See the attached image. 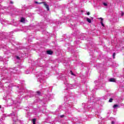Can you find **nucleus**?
I'll use <instances>...</instances> for the list:
<instances>
[{
    "instance_id": "nucleus-1",
    "label": "nucleus",
    "mask_w": 124,
    "mask_h": 124,
    "mask_svg": "<svg viewBox=\"0 0 124 124\" xmlns=\"http://www.w3.org/2000/svg\"><path fill=\"white\" fill-rule=\"evenodd\" d=\"M95 84L94 88L97 90V88H102L105 86V80H104V75L103 74L100 75V78H98V80H95L94 81Z\"/></svg>"
},
{
    "instance_id": "nucleus-40",
    "label": "nucleus",
    "mask_w": 124,
    "mask_h": 124,
    "mask_svg": "<svg viewBox=\"0 0 124 124\" xmlns=\"http://www.w3.org/2000/svg\"><path fill=\"white\" fill-rule=\"evenodd\" d=\"M80 39H81V40H83L84 38H80Z\"/></svg>"
},
{
    "instance_id": "nucleus-22",
    "label": "nucleus",
    "mask_w": 124,
    "mask_h": 124,
    "mask_svg": "<svg viewBox=\"0 0 124 124\" xmlns=\"http://www.w3.org/2000/svg\"><path fill=\"white\" fill-rule=\"evenodd\" d=\"M32 122L33 124H35V122H36V119L34 118L32 119Z\"/></svg>"
},
{
    "instance_id": "nucleus-41",
    "label": "nucleus",
    "mask_w": 124,
    "mask_h": 124,
    "mask_svg": "<svg viewBox=\"0 0 124 124\" xmlns=\"http://www.w3.org/2000/svg\"><path fill=\"white\" fill-rule=\"evenodd\" d=\"M44 65L40 66L41 67H43Z\"/></svg>"
},
{
    "instance_id": "nucleus-21",
    "label": "nucleus",
    "mask_w": 124,
    "mask_h": 124,
    "mask_svg": "<svg viewBox=\"0 0 124 124\" xmlns=\"http://www.w3.org/2000/svg\"><path fill=\"white\" fill-rule=\"evenodd\" d=\"M16 124H21V121L18 119H16Z\"/></svg>"
},
{
    "instance_id": "nucleus-44",
    "label": "nucleus",
    "mask_w": 124,
    "mask_h": 124,
    "mask_svg": "<svg viewBox=\"0 0 124 124\" xmlns=\"http://www.w3.org/2000/svg\"><path fill=\"white\" fill-rule=\"evenodd\" d=\"M91 18H92V20H93V17H91Z\"/></svg>"
},
{
    "instance_id": "nucleus-39",
    "label": "nucleus",
    "mask_w": 124,
    "mask_h": 124,
    "mask_svg": "<svg viewBox=\"0 0 124 124\" xmlns=\"http://www.w3.org/2000/svg\"><path fill=\"white\" fill-rule=\"evenodd\" d=\"M90 12L87 13V15H90Z\"/></svg>"
},
{
    "instance_id": "nucleus-33",
    "label": "nucleus",
    "mask_w": 124,
    "mask_h": 124,
    "mask_svg": "<svg viewBox=\"0 0 124 124\" xmlns=\"http://www.w3.org/2000/svg\"><path fill=\"white\" fill-rule=\"evenodd\" d=\"M115 56H116V53H113L112 56L113 59H115Z\"/></svg>"
},
{
    "instance_id": "nucleus-19",
    "label": "nucleus",
    "mask_w": 124,
    "mask_h": 124,
    "mask_svg": "<svg viewBox=\"0 0 124 124\" xmlns=\"http://www.w3.org/2000/svg\"><path fill=\"white\" fill-rule=\"evenodd\" d=\"M100 19H101V24L102 25V26H103V27H104V24H103V22H102V21H103V19L101 17L100 18Z\"/></svg>"
},
{
    "instance_id": "nucleus-35",
    "label": "nucleus",
    "mask_w": 124,
    "mask_h": 124,
    "mask_svg": "<svg viewBox=\"0 0 124 124\" xmlns=\"http://www.w3.org/2000/svg\"><path fill=\"white\" fill-rule=\"evenodd\" d=\"M56 25H60V21H58V22H56Z\"/></svg>"
},
{
    "instance_id": "nucleus-25",
    "label": "nucleus",
    "mask_w": 124,
    "mask_h": 124,
    "mask_svg": "<svg viewBox=\"0 0 124 124\" xmlns=\"http://www.w3.org/2000/svg\"><path fill=\"white\" fill-rule=\"evenodd\" d=\"M70 74H71V75H73V76H76V75L74 74V73H73V72H72V71H70Z\"/></svg>"
},
{
    "instance_id": "nucleus-7",
    "label": "nucleus",
    "mask_w": 124,
    "mask_h": 124,
    "mask_svg": "<svg viewBox=\"0 0 124 124\" xmlns=\"http://www.w3.org/2000/svg\"><path fill=\"white\" fill-rule=\"evenodd\" d=\"M66 87H67V88H66V90H68V89H70L71 90H72L74 88V85L67 83L66 84Z\"/></svg>"
},
{
    "instance_id": "nucleus-30",
    "label": "nucleus",
    "mask_w": 124,
    "mask_h": 124,
    "mask_svg": "<svg viewBox=\"0 0 124 124\" xmlns=\"http://www.w3.org/2000/svg\"><path fill=\"white\" fill-rule=\"evenodd\" d=\"M103 5H104V6H107V5H108V4H107V3H105V2H104L103 3Z\"/></svg>"
},
{
    "instance_id": "nucleus-3",
    "label": "nucleus",
    "mask_w": 124,
    "mask_h": 124,
    "mask_svg": "<svg viewBox=\"0 0 124 124\" xmlns=\"http://www.w3.org/2000/svg\"><path fill=\"white\" fill-rule=\"evenodd\" d=\"M22 55H23V54L21 53L19 56H16V62L18 63V64H17V67L18 68H21V65H20V63H21V62H22V57H23Z\"/></svg>"
},
{
    "instance_id": "nucleus-45",
    "label": "nucleus",
    "mask_w": 124,
    "mask_h": 124,
    "mask_svg": "<svg viewBox=\"0 0 124 124\" xmlns=\"http://www.w3.org/2000/svg\"><path fill=\"white\" fill-rule=\"evenodd\" d=\"M94 91V90H93L92 91L93 92Z\"/></svg>"
},
{
    "instance_id": "nucleus-10",
    "label": "nucleus",
    "mask_w": 124,
    "mask_h": 124,
    "mask_svg": "<svg viewBox=\"0 0 124 124\" xmlns=\"http://www.w3.org/2000/svg\"><path fill=\"white\" fill-rule=\"evenodd\" d=\"M74 122H75L76 124H80V123H81V121L78 120L77 118H75Z\"/></svg>"
},
{
    "instance_id": "nucleus-2",
    "label": "nucleus",
    "mask_w": 124,
    "mask_h": 124,
    "mask_svg": "<svg viewBox=\"0 0 124 124\" xmlns=\"http://www.w3.org/2000/svg\"><path fill=\"white\" fill-rule=\"evenodd\" d=\"M36 76L38 79V82H40V83H42L43 81H44L45 79V76L44 75V73L41 72H38L36 74Z\"/></svg>"
},
{
    "instance_id": "nucleus-20",
    "label": "nucleus",
    "mask_w": 124,
    "mask_h": 124,
    "mask_svg": "<svg viewBox=\"0 0 124 124\" xmlns=\"http://www.w3.org/2000/svg\"><path fill=\"white\" fill-rule=\"evenodd\" d=\"M42 93H41V92H40V91H37L36 92V95H42Z\"/></svg>"
},
{
    "instance_id": "nucleus-14",
    "label": "nucleus",
    "mask_w": 124,
    "mask_h": 124,
    "mask_svg": "<svg viewBox=\"0 0 124 124\" xmlns=\"http://www.w3.org/2000/svg\"><path fill=\"white\" fill-rule=\"evenodd\" d=\"M20 22H21V23H25V18H24V17H21V19H20Z\"/></svg>"
},
{
    "instance_id": "nucleus-36",
    "label": "nucleus",
    "mask_w": 124,
    "mask_h": 124,
    "mask_svg": "<svg viewBox=\"0 0 124 124\" xmlns=\"http://www.w3.org/2000/svg\"><path fill=\"white\" fill-rule=\"evenodd\" d=\"M64 117V115H62L60 116V118H63Z\"/></svg>"
},
{
    "instance_id": "nucleus-4",
    "label": "nucleus",
    "mask_w": 124,
    "mask_h": 124,
    "mask_svg": "<svg viewBox=\"0 0 124 124\" xmlns=\"http://www.w3.org/2000/svg\"><path fill=\"white\" fill-rule=\"evenodd\" d=\"M58 79H60V80H62L64 81V84L66 85L65 82H67V77L65 76V75H61L58 77Z\"/></svg>"
},
{
    "instance_id": "nucleus-42",
    "label": "nucleus",
    "mask_w": 124,
    "mask_h": 124,
    "mask_svg": "<svg viewBox=\"0 0 124 124\" xmlns=\"http://www.w3.org/2000/svg\"><path fill=\"white\" fill-rule=\"evenodd\" d=\"M1 108V106H0V109Z\"/></svg>"
},
{
    "instance_id": "nucleus-9",
    "label": "nucleus",
    "mask_w": 124,
    "mask_h": 124,
    "mask_svg": "<svg viewBox=\"0 0 124 124\" xmlns=\"http://www.w3.org/2000/svg\"><path fill=\"white\" fill-rule=\"evenodd\" d=\"M44 5L45 6V7L46 8L47 11H49V5L46 3V2H43Z\"/></svg>"
},
{
    "instance_id": "nucleus-11",
    "label": "nucleus",
    "mask_w": 124,
    "mask_h": 124,
    "mask_svg": "<svg viewBox=\"0 0 124 124\" xmlns=\"http://www.w3.org/2000/svg\"><path fill=\"white\" fill-rule=\"evenodd\" d=\"M20 103H21V99H19L18 101H17V103H16V108H18L19 106H20Z\"/></svg>"
},
{
    "instance_id": "nucleus-24",
    "label": "nucleus",
    "mask_w": 124,
    "mask_h": 124,
    "mask_svg": "<svg viewBox=\"0 0 124 124\" xmlns=\"http://www.w3.org/2000/svg\"><path fill=\"white\" fill-rule=\"evenodd\" d=\"M71 51V53L72 54H76V53H77V52H75V50L73 49H72V50Z\"/></svg>"
},
{
    "instance_id": "nucleus-28",
    "label": "nucleus",
    "mask_w": 124,
    "mask_h": 124,
    "mask_svg": "<svg viewBox=\"0 0 124 124\" xmlns=\"http://www.w3.org/2000/svg\"><path fill=\"white\" fill-rule=\"evenodd\" d=\"M117 107H119V105H114V106H113V108H117Z\"/></svg>"
},
{
    "instance_id": "nucleus-15",
    "label": "nucleus",
    "mask_w": 124,
    "mask_h": 124,
    "mask_svg": "<svg viewBox=\"0 0 124 124\" xmlns=\"http://www.w3.org/2000/svg\"><path fill=\"white\" fill-rule=\"evenodd\" d=\"M16 48V49H17V50H21V49H22V48L21 47V45H17Z\"/></svg>"
},
{
    "instance_id": "nucleus-32",
    "label": "nucleus",
    "mask_w": 124,
    "mask_h": 124,
    "mask_svg": "<svg viewBox=\"0 0 124 124\" xmlns=\"http://www.w3.org/2000/svg\"><path fill=\"white\" fill-rule=\"evenodd\" d=\"M44 2H40V3H38V2L37 1H36L35 2V3H37L38 4H42V3H43Z\"/></svg>"
},
{
    "instance_id": "nucleus-37",
    "label": "nucleus",
    "mask_w": 124,
    "mask_h": 124,
    "mask_svg": "<svg viewBox=\"0 0 124 124\" xmlns=\"http://www.w3.org/2000/svg\"><path fill=\"white\" fill-rule=\"evenodd\" d=\"M121 16H124V13L123 12H121Z\"/></svg>"
},
{
    "instance_id": "nucleus-6",
    "label": "nucleus",
    "mask_w": 124,
    "mask_h": 124,
    "mask_svg": "<svg viewBox=\"0 0 124 124\" xmlns=\"http://www.w3.org/2000/svg\"><path fill=\"white\" fill-rule=\"evenodd\" d=\"M67 107H68V109H64V111L65 112V113H66L67 114H70L71 112H70V109H71V108H73V104L72 105V106L70 107H69V106L67 105Z\"/></svg>"
},
{
    "instance_id": "nucleus-12",
    "label": "nucleus",
    "mask_w": 124,
    "mask_h": 124,
    "mask_svg": "<svg viewBox=\"0 0 124 124\" xmlns=\"http://www.w3.org/2000/svg\"><path fill=\"white\" fill-rule=\"evenodd\" d=\"M46 54H47V55H52L53 54V51L52 50H47Z\"/></svg>"
},
{
    "instance_id": "nucleus-23",
    "label": "nucleus",
    "mask_w": 124,
    "mask_h": 124,
    "mask_svg": "<svg viewBox=\"0 0 124 124\" xmlns=\"http://www.w3.org/2000/svg\"><path fill=\"white\" fill-rule=\"evenodd\" d=\"M75 42L76 44H79V43H80V41L78 40H76V41H75Z\"/></svg>"
},
{
    "instance_id": "nucleus-34",
    "label": "nucleus",
    "mask_w": 124,
    "mask_h": 124,
    "mask_svg": "<svg viewBox=\"0 0 124 124\" xmlns=\"http://www.w3.org/2000/svg\"><path fill=\"white\" fill-rule=\"evenodd\" d=\"M30 93H31V95H32V96H33L34 94V92H31Z\"/></svg>"
},
{
    "instance_id": "nucleus-18",
    "label": "nucleus",
    "mask_w": 124,
    "mask_h": 124,
    "mask_svg": "<svg viewBox=\"0 0 124 124\" xmlns=\"http://www.w3.org/2000/svg\"><path fill=\"white\" fill-rule=\"evenodd\" d=\"M86 21H87V22H88V23H92V20H91V19L89 18H86Z\"/></svg>"
},
{
    "instance_id": "nucleus-8",
    "label": "nucleus",
    "mask_w": 124,
    "mask_h": 124,
    "mask_svg": "<svg viewBox=\"0 0 124 124\" xmlns=\"http://www.w3.org/2000/svg\"><path fill=\"white\" fill-rule=\"evenodd\" d=\"M17 89L19 90V93H25V90L24 89V87L21 85L20 86H17Z\"/></svg>"
},
{
    "instance_id": "nucleus-46",
    "label": "nucleus",
    "mask_w": 124,
    "mask_h": 124,
    "mask_svg": "<svg viewBox=\"0 0 124 124\" xmlns=\"http://www.w3.org/2000/svg\"><path fill=\"white\" fill-rule=\"evenodd\" d=\"M85 108H86V106L85 107Z\"/></svg>"
},
{
    "instance_id": "nucleus-16",
    "label": "nucleus",
    "mask_w": 124,
    "mask_h": 124,
    "mask_svg": "<svg viewBox=\"0 0 124 124\" xmlns=\"http://www.w3.org/2000/svg\"><path fill=\"white\" fill-rule=\"evenodd\" d=\"M109 82H116V79H115V78H111L109 79Z\"/></svg>"
},
{
    "instance_id": "nucleus-17",
    "label": "nucleus",
    "mask_w": 124,
    "mask_h": 124,
    "mask_svg": "<svg viewBox=\"0 0 124 124\" xmlns=\"http://www.w3.org/2000/svg\"><path fill=\"white\" fill-rule=\"evenodd\" d=\"M90 100L93 101V102H94V95H92V97H90Z\"/></svg>"
},
{
    "instance_id": "nucleus-31",
    "label": "nucleus",
    "mask_w": 124,
    "mask_h": 124,
    "mask_svg": "<svg viewBox=\"0 0 124 124\" xmlns=\"http://www.w3.org/2000/svg\"><path fill=\"white\" fill-rule=\"evenodd\" d=\"M112 101H113V98H110L108 100V102H112Z\"/></svg>"
},
{
    "instance_id": "nucleus-27",
    "label": "nucleus",
    "mask_w": 124,
    "mask_h": 124,
    "mask_svg": "<svg viewBox=\"0 0 124 124\" xmlns=\"http://www.w3.org/2000/svg\"><path fill=\"white\" fill-rule=\"evenodd\" d=\"M67 64H68L67 62L66 61V62H64L63 65H65V66H66V65H67Z\"/></svg>"
},
{
    "instance_id": "nucleus-5",
    "label": "nucleus",
    "mask_w": 124,
    "mask_h": 124,
    "mask_svg": "<svg viewBox=\"0 0 124 124\" xmlns=\"http://www.w3.org/2000/svg\"><path fill=\"white\" fill-rule=\"evenodd\" d=\"M67 99V96H65V97H64V101H65V103L63 105V106H64V105H67L70 107V108H71L73 103L68 102Z\"/></svg>"
},
{
    "instance_id": "nucleus-38",
    "label": "nucleus",
    "mask_w": 124,
    "mask_h": 124,
    "mask_svg": "<svg viewBox=\"0 0 124 124\" xmlns=\"http://www.w3.org/2000/svg\"><path fill=\"white\" fill-rule=\"evenodd\" d=\"M10 3L12 4V3H13V1H10Z\"/></svg>"
},
{
    "instance_id": "nucleus-26",
    "label": "nucleus",
    "mask_w": 124,
    "mask_h": 124,
    "mask_svg": "<svg viewBox=\"0 0 124 124\" xmlns=\"http://www.w3.org/2000/svg\"><path fill=\"white\" fill-rule=\"evenodd\" d=\"M49 98L48 96H46V101H47V100H49Z\"/></svg>"
},
{
    "instance_id": "nucleus-43",
    "label": "nucleus",
    "mask_w": 124,
    "mask_h": 124,
    "mask_svg": "<svg viewBox=\"0 0 124 124\" xmlns=\"http://www.w3.org/2000/svg\"><path fill=\"white\" fill-rule=\"evenodd\" d=\"M74 57H75V54H74Z\"/></svg>"
},
{
    "instance_id": "nucleus-29",
    "label": "nucleus",
    "mask_w": 124,
    "mask_h": 124,
    "mask_svg": "<svg viewBox=\"0 0 124 124\" xmlns=\"http://www.w3.org/2000/svg\"><path fill=\"white\" fill-rule=\"evenodd\" d=\"M30 72H31L29 70H27L26 71V74H30Z\"/></svg>"
},
{
    "instance_id": "nucleus-13",
    "label": "nucleus",
    "mask_w": 124,
    "mask_h": 124,
    "mask_svg": "<svg viewBox=\"0 0 124 124\" xmlns=\"http://www.w3.org/2000/svg\"><path fill=\"white\" fill-rule=\"evenodd\" d=\"M78 34H79V31H77L75 32V33H74L73 35L74 36H76L78 35Z\"/></svg>"
}]
</instances>
